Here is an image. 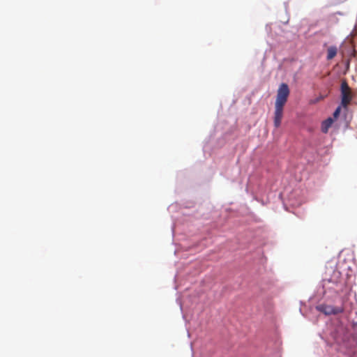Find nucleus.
<instances>
[{
	"instance_id": "6e6552de",
	"label": "nucleus",
	"mask_w": 357,
	"mask_h": 357,
	"mask_svg": "<svg viewBox=\"0 0 357 357\" xmlns=\"http://www.w3.org/2000/svg\"><path fill=\"white\" fill-rule=\"evenodd\" d=\"M354 326L357 328V321L354 324Z\"/></svg>"
},
{
	"instance_id": "423d86ee",
	"label": "nucleus",
	"mask_w": 357,
	"mask_h": 357,
	"mask_svg": "<svg viewBox=\"0 0 357 357\" xmlns=\"http://www.w3.org/2000/svg\"><path fill=\"white\" fill-rule=\"evenodd\" d=\"M337 47L335 46L329 47L327 50V59L331 60L333 59L337 54Z\"/></svg>"
},
{
	"instance_id": "0eeeda50",
	"label": "nucleus",
	"mask_w": 357,
	"mask_h": 357,
	"mask_svg": "<svg viewBox=\"0 0 357 357\" xmlns=\"http://www.w3.org/2000/svg\"><path fill=\"white\" fill-rule=\"evenodd\" d=\"M340 111H341V107H340V106H339V107L335 109V111L334 112V113H333V116H334L335 118H337V117H338V116H339V114H340Z\"/></svg>"
},
{
	"instance_id": "f03ea898",
	"label": "nucleus",
	"mask_w": 357,
	"mask_h": 357,
	"mask_svg": "<svg viewBox=\"0 0 357 357\" xmlns=\"http://www.w3.org/2000/svg\"><path fill=\"white\" fill-rule=\"evenodd\" d=\"M324 280L327 281L329 283L338 284L342 280L341 273L335 267H327L324 273Z\"/></svg>"
},
{
	"instance_id": "20e7f679",
	"label": "nucleus",
	"mask_w": 357,
	"mask_h": 357,
	"mask_svg": "<svg viewBox=\"0 0 357 357\" xmlns=\"http://www.w3.org/2000/svg\"><path fill=\"white\" fill-rule=\"evenodd\" d=\"M319 310L326 314H337L342 312V308L335 307L330 305H321L319 307Z\"/></svg>"
},
{
	"instance_id": "7ed1b4c3",
	"label": "nucleus",
	"mask_w": 357,
	"mask_h": 357,
	"mask_svg": "<svg viewBox=\"0 0 357 357\" xmlns=\"http://www.w3.org/2000/svg\"><path fill=\"white\" fill-rule=\"evenodd\" d=\"M351 100V89L347 82L343 81L341 84V105L347 108Z\"/></svg>"
},
{
	"instance_id": "39448f33",
	"label": "nucleus",
	"mask_w": 357,
	"mask_h": 357,
	"mask_svg": "<svg viewBox=\"0 0 357 357\" xmlns=\"http://www.w3.org/2000/svg\"><path fill=\"white\" fill-rule=\"evenodd\" d=\"M333 123V120L332 118H328L326 120L324 121L321 124V131L324 133H327L328 129L331 127Z\"/></svg>"
},
{
	"instance_id": "f257e3e1",
	"label": "nucleus",
	"mask_w": 357,
	"mask_h": 357,
	"mask_svg": "<svg viewBox=\"0 0 357 357\" xmlns=\"http://www.w3.org/2000/svg\"><path fill=\"white\" fill-rule=\"evenodd\" d=\"M289 95V89L288 85L285 83L281 84L278 88L275 102L274 126L275 128H278L281 124L283 108L287 101Z\"/></svg>"
}]
</instances>
